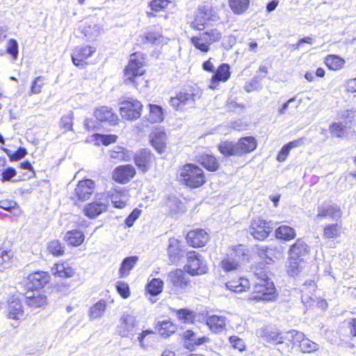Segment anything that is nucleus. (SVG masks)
I'll return each mask as SVG.
<instances>
[{"label":"nucleus","mask_w":356,"mask_h":356,"mask_svg":"<svg viewBox=\"0 0 356 356\" xmlns=\"http://www.w3.org/2000/svg\"><path fill=\"white\" fill-rule=\"evenodd\" d=\"M179 181L188 187L195 188L202 186L206 180L202 168L192 163H188L179 170Z\"/></svg>","instance_id":"1"},{"label":"nucleus","mask_w":356,"mask_h":356,"mask_svg":"<svg viewBox=\"0 0 356 356\" xmlns=\"http://www.w3.org/2000/svg\"><path fill=\"white\" fill-rule=\"evenodd\" d=\"M197 97V90L190 87L180 91L176 97H171L170 103L177 111H185L194 108Z\"/></svg>","instance_id":"2"},{"label":"nucleus","mask_w":356,"mask_h":356,"mask_svg":"<svg viewBox=\"0 0 356 356\" xmlns=\"http://www.w3.org/2000/svg\"><path fill=\"white\" fill-rule=\"evenodd\" d=\"M186 259L187 263L184 266V269L191 275H201L208 272L209 268L207 261L198 252H188Z\"/></svg>","instance_id":"3"},{"label":"nucleus","mask_w":356,"mask_h":356,"mask_svg":"<svg viewBox=\"0 0 356 356\" xmlns=\"http://www.w3.org/2000/svg\"><path fill=\"white\" fill-rule=\"evenodd\" d=\"M264 277L255 283L250 297L251 300H271L275 297V288L273 282L270 281L266 275Z\"/></svg>","instance_id":"4"},{"label":"nucleus","mask_w":356,"mask_h":356,"mask_svg":"<svg viewBox=\"0 0 356 356\" xmlns=\"http://www.w3.org/2000/svg\"><path fill=\"white\" fill-rule=\"evenodd\" d=\"M288 340L293 345H298L300 350L304 353H310L318 350L319 345L305 337V334L299 331L292 330L287 332Z\"/></svg>","instance_id":"5"},{"label":"nucleus","mask_w":356,"mask_h":356,"mask_svg":"<svg viewBox=\"0 0 356 356\" xmlns=\"http://www.w3.org/2000/svg\"><path fill=\"white\" fill-rule=\"evenodd\" d=\"M144 58L139 53H134L130 56L129 64L124 70L125 81L135 83L134 79L144 74Z\"/></svg>","instance_id":"6"},{"label":"nucleus","mask_w":356,"mask_h":356,"mask_svg":"<svg viewBox=\"0 0 356 356\" xmlns=\"http://www.w3.org/2000/svg\"><path fill=\"white\" fill-rule=\"evenodd\" d=\"M109 204L106 195L99 194L95 196L93 202L88 203L84 207V213L90 218H94L106 211Z\"/></svg>","instance_id":"7"},{"label":"nucleus","mask_w":356,"mask_h":356,"mask_svg":"<svg viewBox=\"0 0 356 356\" xmlns=\"http://www.w3.org/2000/svg\"><path fill=\"white\" fill-rule=\"evenodd\" d=\"M142 108L143 105L139 101L133 98H128V99L121 103L120 112L123 118L128 120H134L140 118Z\"/></svg>","instance_id":"8"},{"label":"nucleus","mask_w":356,"mask_h":356,"mask_svg":"<svg viewBox=\"0 0 356 356\" xmlns=\"http://www.w3.org/2000/svg\"><path fill=\"white\" fill-rule=\"evenodd\" d=\"M256 334L264 341L273 345L282 344L284 343V340H288L289 337L287 334L286 336H283L277 329L269 326L258 329L256 331Z\"/></svg>","instance_id":"9"},{"label":"nucleus","mask_w":356,"mask_h":356,"mask_svg":"<svg viewBox=\"0 0 356 356\" xmlns=\"http://www.w3.org/2000/svg\"><path fill=\"white\" fill-rule=\"evenodd\" d=\"M272 230L273 227H270V222L259 218L253 219L249 228L250 234L259 241L266 238Z\"/></svg>","instance_id":"10"},{"label":"nucleus","mask_w":356,"mask_h":356,"mask_svg":"<svg viewBox=\"0 0 356 356\" xmlns=\"http://www.w3.org/2000/svg\"><path fill=\"white\" fill-rule=\"evenodd\" d=\"M317 215L316 220L318 221L321 218H330L332 220L337 221L341 218L342 212L339 206L335 204H329L324 202L317 207Z\"/></svg>","instance_id":"11"},{"label":"nucleus","mask_w":356,"mask_h":356,"mask_svg":"<svg viewBox=\"0 0 356 356\" xmlns=\"http://www.w3.org/2000/svg\"><path fill=\"white\" fill-rule=\"evenodd\" d=\"M168 280L173 289L178 292L185 291L189 284L188 277L181 269L170 272L168 275Z\"/></svg>","instance_id":"12"},{"label":"nucleus","mask_w":356,"mask_h":356,"mask_svg":"<svg viewBox=\"0 0 356 356\" xmlns=\"http://www.w3.org/2000/svg\"><path fill=\"white\" fill-rule=\"evenodd\" d=\"M120 334L123 337H129L134 331L138 323L132 312H125L120 318Z\"/></svg>","instance_id":"13"},{"label":"nucleus","mask_w":356,"mask_h":356,"mask_svg":"<svg viewBox=\"0 0 356 356\" xmlns=\"http://www.w3.org/2000/svg\"><path fill=\"white\" fill-rule=\"evenodd\" d=\"M96 51L95 47L84 45L77 47L72 54L73 63L80 67H83L87 63L86 60L90 57Z\"/></svg>","instance_id":"14"},{"label":"nucleus","mask_w":356,"mask_h":356,"mask_svg":"<svg viewBox=\"0 0 356 356\" xmlns=\"http://www.w3.org/2000/svg\"><path fill=\"white\" fill-rule=\"evenodd\" d=\"M95 184L92 179L79 181L74 188V195L77 200L85 201L90 198L95 190Z\"/></svg>","instance_id":"15"},{"label":"nucleus","mask_w":356,"mask_h":356,"mask_svg":"<svg viewBox=\"0 0 356 356\" xmlns=\"http://www.w3.org/2000/svg\"><path fill=\"white\" fill-rule=\"evenodd\" d=\"M155 161V157L150 150L142 149L136 154L134 162L143 172L148 171Z\"/></svg>","instance_id":"16"},{"label":"nucleus","mask_w":356,"mask_h":356,"mask_svg":"<svg viewBox=\"0 0 356 356\" xmlns=\"http://www.w3.org/2000/svg\"><path fill=\"white\" fill-rule=\"evenodd\" d=\"M136 175L134 167L130 164L119 165L113 172V179L120 184H126Z\"/></svg>","instance_id":"17"},{"label":"nucleus","mask_w":356,"mask_h":356,"mask_svg":"<svg viewBox=\"0 0 356 356\" xmlns=\"http://www.w3.org/2000/svg\"><path fill=\"white\" fill-rule=\"evenodd\" d=\"M49 281V275L44 271H36L30 274L26 280L27 287L31 291L42 288Z\"/></svg>","instance_id":"18"},{"label":"nucleus","mask_w":356,"mask_h":356,"mask_svg":"<svg viewBox=\"0 0 356 356\" xmlns=\"http://www.w3.org/2000/svg\"><path fill=\"white\" fill-rule=\"evenodd\" d=\"M230 75L229 65L227 63L220 65L212 76L209 88L211 89H216L219 85V82H226L229 79Z\"/></svg>","instance_id":"19"},{"label":"nucleus","mask_w":356,"mask_h":356,"mask_svg":"<svg viewBox=\"0 0 356 356\" xmlns=\"http://www.w3.org/2000/svg\"><path fill=\"white\" fill-rule=\"evenodd\" d=\"M187 243L194 248L204 246L209 240V234L203 229L190 231L186 236Z\"/></svg>","instance_id":"20"},{"label":"nucleus","mask_w":356,"mask_h":356,"mask_svg":"<svg viewBox=\"0 0 356 356\" xmlns=\"http://www.w3.org/2000/svg\"><path fill=\"white\" fill-rule=\"evenodd\" d=\"M309 248L308 245L302 238H298L291 246L289 254L293 259L302 261L304 257L309 254Z\"/></svg>","instance_id":"21"},{"label":"nucleus","mask_w":356,"mask_h":356,"mask_svg":"<svg viewBox=\"0 0 356 356\" xmlns=\"http://www.w3.org/2000/svg\"><path fill=\"white\" fill-rule=\"evenodd\" d=\"M152 145L159 154L163 153L165 149L166 135L161 129H156L149 135Z\"/></svg>","instance_id":"22"},{"label":"nucleus","mask_w":356,"mask_h":356,"mask_svg":"<svg viewBox=\"0 0 356 356\" xmlns=\"http://www.w3.org/2000/svg\"><path fill=\"white\" fill-rule=\"evenodd\" d=\"M95 116L100 122H107L111 125H115L118 122V115L113 113L112 108L102 106L95 111Z\"/></svg>","instance_id":"23"},{"label":"nucleus","mask_w":356,"mask_h":356,"mask_svg":"<svg viewBox=\"0 0 356 356\" xmlns=\"http://www.w3.org/2000/svg\"><path fill=\"white\" fill-rule=\"evenodd\" d=\"M25 302L29 307L37 309L47 304V297L38 291H27L25 294Z\"/></svg>","instance_id":"24"},{"label":"nucleus","mask_w":356,"mask_h":356,"mask_svg":"<svg viewBox=\"0 0 356 356\" xmlns=\"http://www.w3.org/2000/svg\"><path fill=\"white\" fill-rule=\"evenodd\" d=\"M182 337L184 340V346L188 349L193 348L195 346H200L209 341L208 337L204 336L199 337L191 330L184 332Z\"/></svg>","instance_id":"25"},{"label":"nucleus","mask_w":356,"mask_h":356,"mask_svg":"<svg viewBox=\"0 0 356 356\" xmlns=\"http://www.w3.org/2000/svg\"><path fill=\"white\" fill-rule=\"evenodd\" d=\"M236 143L239 156L250 153L254 151L257 147L256 139L252 136L241 138Z\"/></svg>","instance_id":"26"},{"label":"nucleus","mask_w":356,"mask_h":356,"mask_svg":"<svg viewBox=\"0 0 356 356\" xmlns=\"http://www.w3.org/2000/svg\"><path fill=\"white\" fill-rule=\"evenodd\" d=\"M207 325L213 332H220L225 327L226 318L223 316L213 315L207 318Z\"/></svg>","instance_id":"27"},{"label":"nucleus","mask_w":356,"mask_h":356,"mask_svg":"<svg viewBox=\"0 0 356 356\" xmlns=\"http://www.w3.org/2000/svg\"><path fill=\"white\" fill-rule=\"evenodd\" d=\"M8 316L13 319H20L23 317L22 306L20 301L15 298H12L8 302Z\"/></svg>","instance_id":"28"},{"label":"nucleus","mask_w":356,"mask_h":356,"mask_svg":"<svg viewBox=\"0 0 356 356\" xmlns=\"http://www.w3.org/2000/svg\"><path fill=\"white\" fill-rule=\"evenodd\" d=\"M250 282L248 279L240 277L237 280H231L226 283V287L235 293L245 291L250 288Z\"/></svg>","instance_id":"29"},{"label":"nucleus","mask_w":356,"mask_h":356,"mask_svg":"<svg viewBox=\"0 0 356 356\" xmlns=\"http://www.w3.org/2000/svg\"><path fill=\"white\" fill-rule=\"evenodd\" d=\"M53 273L60 277H71L74 275V270L66 263H59L54 265L52 268Z\"/></svg>","instance_id":"30"},{"label":"nucleus","mask_w":356,"mask_h":356,"mask_svg":"<svg viewBox=\"0 0 356 356\" xmlns=\"http://www.w3.org/2000/svg\"><path fill=\"white\" fill-rule=\"evenodd\" d=\"M218 147L219 152L225 156H239L236 142L222 141L218 145Z\"/></svg>","instance_id":"31"},{"label":"nucleus","mask_w":356,"mask_h":356,"mask_svg":"<svg viewBox=\"0 0 356 356\" xmlns=\"http://www.w3.org/2000/svg\"><path fill=\"white\" fill-rule=\"evenodd\" d=\"M232 257L235 259L239 264L248 257V250L243 245L239 244L233 246L228 253Z\"/></svg>","instance_id":"32"},{"label":"nucleus","mask_w":356,"mask_h":356,"mask_svg":"<svg viewBox=\"0 0 356 356\" xmlns=\"http://www.w3.org/2000/svg\"><path fill=\"white\" fill-rule=\"evenodd\" d=\"M181 252L179 241L175 238H171L169 239V245L168 247V252L170 257V260L172 262H175L179 259V254Z\"/></svg>","instance_id":"33"},{"label":"nucleus","mask_w":356,"mask_h":356,"mask_svg":"<svg viewBox=\"0 0 356 356\" xmlns=\"http://www.w3.org/2000/svg\"><path fill=\"white\" fill-rule=\"evenodd\" d=\"M341 226L338 223L326 225L323 228V236L325 239H334L340 236Z\"/></svg>","instance_id":"34"},{"label":"nucleus","mask_w":356,"mask_h":356,"mask_svg":"<svg viewBox=\"0 0 356 356\" xmlns=\"http://www.w3.org/2000/svg\"><path fill=\"white\" fill-rule=\"evenodd\" d=\"M65 239L69 245L79 246L83 242L84 234L79 230H71L65 234Z\"/></svg>","instance_id":"35"},{"label":"nucleus","mask_w":356,"mask_h":356,"mask_svg":"<svg viewBox=\"0 0 356 356\" xmlns=\"http://www.w3.org/2000/svg\"><path fill=\"white\" fill-rule=\"evenodd\" d=\"M296 236V231L288 225H281L275 229V236L285 241L293 239Z\"/></svg>","instance_id":"36"},{"label":"nucleus","mask_w":356,"mask_h":356,"mask_svg":"<svg viewBox=\"0 0 356 356\" xmlns=\"http://www.w3.org/2000/svg\"><path fill=\"white\" fill-rule=\"evenodd\" d=\"M111 200L116 208H123L129 200L127 191L125 190L115 191L111 196Z\"/></svg>","instance_id":"37"},{"label":"nucleus","mask_w":356,"mask_h":356,"mask_svg":"<svg viewBox=\"0 0 356 356\" xmlns=\"http://www.w3.org/2000/svg\"><path fill=\"white\" fill-rule=\"evenodd\" d=\"M138 261V257L137 256L128 257L124 259L119 270L120 276H127L129 274L130 270L134 267Z\"/></svg>","instance_id":"38"},{"label":"nucleus","mask_w":356,"mask_h":356,"mask_svg":"<svg viewBox=\"0 0 356 356\" xmlns=\"http://www.w3.org/2000/svg\"><path fill=\"white\" fill-rule=\"evenodd\" d=\"M106 301L102 299L90 307L89 316L90 319H95L102 317L106 308Z\"/></svg>","instance_id":"39"},{"label":"nucleus","mask_w":356,"mask_h":356,"mask_svg":"<svg viewBox=\"0 0 356 356\" xmlns=\"http://www.w3.org/2000/svg\"><path fill=\"white\" fill-rule=\"evenodd\" d=\"M250 0H229V6L234 13L243 14L249 8Z\"/></svg>","instance_id":"40"},{"label":"nucleus","mask_w":356,"mask_h":356,"mask_svg":"<svg viewBox=\"0 0 356 356\" xmlns=\"http://www.w3.org/2000/svg\"><path fill=\"white\" fill-rule=\"evenodd\" d=\"M201 34L209 47L212 44L218 42L222 38V33L216 28L207 29L202 32Z\"/></svg>","instance_id":"41"},{"label":"nucleus","mask_w":356,"mask_h":356,"mask_svg":"<svg viewBox=\"0 0 356 356\" xmlns=\"http://www.w3.org/2000/svg\"><path fill=\"white\" fill-rule=\"evenodd\" d=\"M200 163L208 170L214 172L219 168V163L213 155L205 154L202 156Z\"/></svg>","instance_id":"42"},{"label":"nucleus","mask_w":356,"mask_h":356,"mask_svg":"<svg viewBox=\"0 0 356 356\" xmlns=\"http://www.w3.org/2000/svg\"><path fill=\"white\" fill-rule=\"evenodd\" d=\"M325 63L329 69L339 70L343 66L345 61L339 56L329 55L325 58Z\"/></svg>","instance_id":"43"},{"label":"nucleus","mask_w":356,"mask_h":356,"mask_svg":"<svg viewBox=\"0 0 356 356\" xmlns=\"http://www.w3.org/2000/svg\"><path fill=\"white\" fill-rule=\"evenodd\" d=\"M163 110L161 107L154 104H149V114L147 120L151 123H156L163 120Z\"/></svg>","instance_id":"44"},{"label":"nucleus","mask_w":356,"mask_h":356,"mask_svg":"<svg viewBox=\"0 0 356 356\" xmlns=\"http://www.w3.org/2000/svg\"><path fill=\"white\" fill-rule=\"evenodd\" d=\"M191 43L198 50L203 53H207L210 50L209 45L203 38L201 33L191 38Z\"/></svg>","instance_id":"45"},{"label":"nucleus","mask_w":356,"mask_h":356,"mask_svg":"<svg viewBox=\"0 0 356 356\" xmlns=\"http://www.w3.org/2000/svg\"><path fill=\"white\" fill-rule=\"evenodd\" d=\"M220 266L225 271L229 272L237 270L240 267V264L227 254L220 261Z\"/></svg>","instance_id":"46"},{"label":"nucleus","mask_w":356,"mask_h":356,"mask_svg":"<svg viewBox=\"0 0 356 356\" xmlns=\"http://www.w3.org/2000/svg\"><path fill=\"white\" fill-rule=\"evenodd\" d=\"M163 282L161 279L154 278L147 285V290L151 295L159 294L163 289Z\"/></svg>","instance_id":"47"},{"label":"nucleus","mask_w":356,"mask_h":356,"mask_svg":"<svg viewBox=\"0 0 356 356\" xmlns=\"http://www.w3.org/2000/svg\"><path fill=\"white\" fill-rule=\"evenodd\" d=\"M198 9L200 11V14L204 17L206 22H216L218 19L216 10L209 6H200Z\"/></svg>","instance_id":"48"},{"label":"nucleus","mask_w":356,"mask_h":356,"mask_svg":"<svg viewBox=\"0 0 356 356\" xmlns=\"http://www.w3.org/2000/svg\"><path fill=\"white\" fill-rule=\"evenodd\" d=\"M45 79L44 76H38L32 82L31 86V95L39 94L42 91V86L44 85Z\"/></svg>","instance_id":"49"},{"label":"nucleus","mask_w":356,"mask_h":356,"mask_svg":"<svg viewBox=\"0 0 356 356\" xmlns=\"http://www.w3.org/2000/svg\"><path fill=\"white\" fill-rule=\"evenodd\" d=\"M177 318L184 323L193 321L195 318V314L193 311L188 309H181L177 311Z\"/></svg>","instance_id":"50"},{"label":"nucleus","mask_w":356,"mask_h":356,"mask_svg":"<svg viewBox=\"0 0 356 356\" xmlns=\"http://www.w3.org/2000/svg\"><path fill=\"white\" fill-rule=\"evenodd\" d=\"M206 22L204 17H203L202 15L200 14V11L198 10L194 20L191 22V27L198 31H202L205 27Z\"/></svg>","instance_id":"51"},{"label":"nucleus","mask_w":356,"mask_h":356,"mask_svg":"<svg viewBox=\"0 0 356 356\" xmlns=\"http://www.w3.org/2000/svg\"><path fill=\"white\" fill-rule=\"evenodd\" d=\"M48 250L55 256L62 255L64 252V248L60 243L57 240H54L48 243Z\"/></svg>","instance_id":"52"},{"label":"nucleus","mask_w":356,"mask_h":356,"mask_svg":"<svg viewBox=\"0 0 356 356\" xmlns=\"http://www.w3.org/2000/svg\"><path fill=\"white\" fill-rule=\"evenodd\" d=\"M345 126L341 122H333L330 126V131L332 136L342 138L344 136Z\"/></svg>","instance_id":"53"},{"label":"nucleus","mask_w":356,"mask_h":356,"mask_svg":"<svg viewBox=\"0 0 356 356\" xmlns=\"http://www.w3.org/2000/svg\"><path fill=\"white\" fill-rule=\"evenodd\" d=\"M11 258L10 252L0 250V271L10 266Z\"/></svg>","instance_id":"54"},{"label":"nucleus","mask_w":356,"mask_h":356,"mask_svg":"<svg viewBox=\"0 0 356 356\" xmlns=\"http://www.w3.org/2000/svg\"><path fill=\"white\" fill-rule=\"evenodd\" d=\"M7 52L10 54L14 60H16L18 56V44L17 42L11 39L8 41L7 44Z\"/></svg>","instance_id":"55"},{"label":"nucleus","mask_w":356,"mask_h":356,"mask_svg":"<svg viewBox=\"0 0 356 356\" xmlns=\"http://www.w3.org/2000/svg\"><path fill=\"white\" fill-rule=\"evenodd\" d=\"M110 157L118 161L126 160L124 149L122 147H116L113 150L110 152Z\"/></svg>","instance_id":"56"},{"label":"nucleus","mask_w":356,"mask_h":356,"mask_svg":"<svg viewBox=\"0 0 356 356\" xmlns=\"http://www.w3.org/2000/svg\"><path fill=\"white\" fill-rule=\"evenodd\" d=\"M116 289L123 298H127L130 296L129 287L127 283L118 282L116 283Z\"/></svg>","instance_id":"57"},{"label":"nucleus","mask_w":356,"mask_h":356,"mask_svg":"<svg viewBox=\"0 0 356 356\" xmlns=\"http://www.w3.org/2000/svg\"><path fill=\"white\" fill-rule=\"evenodd\" d=\"M168 3V0H152L149 3V6L152 10L159 12L167 7Z\"/></svg>","instance_id":"58"},{"label":"nucleus","mask_w":356,"mask_h":356,"mask_svg":"<svg viewBox=\"0 0 356 356\" xmlns=\"http://www.w3.org/2000/svg\"><path fill=\"white\" fill-rule=\"evenodd\" d=\"M229 341L232 346L240 352H242L245 349V345L243 340L236 336L230 337Z\"/></svg>","instance_id":"59"},{"label":"nucleus","mask_w":356,"mask_h":356,"mask_svg":"<svg viewBox=\"0 0 356 356\" xmlns=\"http://www.w3.org/2000/svg\"><path fill=\"white\" fill-rule=\"evenodd\" d=\"M60 126L65 130H71L72 126V113H69L63 115L60 119Z\"/></svg>","instance_id":"60"},{"label":"nucleus","mask_w":356,"mask_h":356,"mask_svg":"<svg viewBox=\"0 0 356 356\" xmlns=\"http://www.w3.org/2000/svg\"><path fill=\"white\" fill-rule=\"evenodd\" d=\"M17 175L16 170L15 168L9 167L6 168L2 173H1V181L2 182L9 181H11L12 179L15 177Z\"/></svg>","instance_id":"61"},{"label":"nucleus","mask_w":356,"mask_h":356,"mask_svg":"<svg viewBox=\"0 0 356 356\" xmlns=\"http://www.w3.org/2000/svg\"><path fill=\"white\" fill-rule=\"evenodd\" d=\"M300 259H293L291 257H289V271L293 275H296L298 272L300 266Z\"/></svg>","instance_id":"62"},{"label":"nucleus","mask_w":356,"mask_h":356,"mask_svg":"<svg viewBox=\"0 0 356 356\" xmlns=\"http://www.w3.org/2000/svg\"><path fill=\"white\" fill-rule=\"evenodd\" d=\"M145 38L147 42L156 44L157 42H159L161 38V35L158 32L149 31L145 33Z\"/></svg>","instance_id":"63"},{"label":"nucleus","mask_w":356,"mask_h":356,"mask_svg":"<svg viewBox=\"0 0 356 356\" xmlns=\"http://www.w3.org/2000/svg\"><path fill=\"white\" fill-rule=\"evenodd\" d=\"M17 206V203L13 200H3L0 201V208L9 212L15 209Z\"/></svg>","instance_id":"64"}]
</instances>
